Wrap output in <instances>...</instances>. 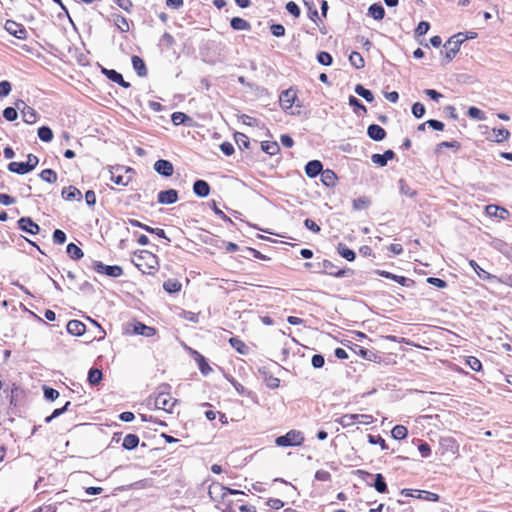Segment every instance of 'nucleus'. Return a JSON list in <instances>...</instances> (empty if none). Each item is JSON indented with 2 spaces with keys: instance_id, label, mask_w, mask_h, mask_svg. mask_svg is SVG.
<instances>
[{
  "instance_id": "1",
  "label": "nucleus",
  "mask_w": 512,
  "mask_h": 512,
  "mask_svg": "<svg viewBox=\"0 0 512 512\" xmlns=\"http://www.w3.org/2000/svg\"><path fill=\"white\" fill-rule=\"evenodd\" d=\"M170 388L171 387L168 384L160 385L157 388L156 395L149 398V403L153 401V405L156 409H161L165 412L171 413L178 400L170 396Z\"/></svg>"
},
{
  "instance_id": "2",
  "label": "nucleus",
  "mask_w": 512,
  "mask_h": 512,
  "mask_svg": "<svg viewBox=\"0 0 512 512\" xmlns=\"http://www.w3.org/2000/svg\"><path fill=\"white\" fill-rule=\"evenodd\" d=\"M209 497L216 502V504H221L223 500H225L226 496H243L244 492L240 490L230 489L218 482H213L210 484L208 489Z\"/></svg>"
},
{
  "instance_id": "3",
  "label": "nucleus",
  "mask_w": 512,
  "mask_h": 512,
  "mask_svg": "<svg viewBox=\"0 0 512 512\" xmlns=\"http://www.w3.org/2000/svg\"><path fill=\"white\" fill-rule=\"evenodd\" d=\"M466 40L464 33H457L451 36L448 41L444 44L445 52L444 57L446 63L452 61L455 55L459 52L461 44Z\"/></svg>"
},
{
  "instance_id": "4",
  "label": "nucleus",
  "mask_w": 512,
  "mask_h": 512,
  "mask_svg": "<svg viewBox=\"0 0 512 512\" xmlns=\"http://www.w3.org/2000/svg\"><path fill=\"white\" fill-rule=\"evenodd\" d=\"M304 442V436L300 431L290 430L283 436L276 438L275 443L280 447L300 446Z\"/></svg>"
},
{
  "instance_id": "5",
  "label": "nucleus",
  "mask_w": 512,
  "mask_h": 512,
  "mask_svg": "<svg viewBox=\"0 0 512 512\" xmlns=\"http://www.w3.org/2000/svg\"><path fill=\"white\" fill-rule=\"evenodd\" d=\"M130 173H132L131 168H126L124 166H117L110 170V180L116 185L127 186L131 181Z\"/></svg>"
},
{
  "instance_id": "6",
  "label": "nucleus",
  "mask_w": 512,
  "mask_h": 512,
  "mask_svg": "<svg viewBox=\"0 0 512 512\" xmlns=\"http://www.w3.org/2000/svg\"><path fill=\"white\" fill-rule=\"evenodd\" d=\"M373 421V416L367 414H345L336 420L343 427L352 426L355 422L368 425L373 423Z\"/></svg>"
},
{
  "instance_id": "7",
  "label": "nucleus",
  "mask_w": 512,
  "mask_h": 512,
  "mask_svg": "<svg viewBox=\"0 0 512 512\" xmlns=\"http://www.w3.org/2000/svg\"><path fill=\"white\" fill-rule=\"evenodd\" d=\"M92 268L99 274H104L112 278H118L123 275V269L119 265H106L101 261H93Z\"/></svg>"
},
{
  "instance_id": "8",
  "label": "nucleus",
  "mask_w": 512,
  "mask_h": 512,
  "mask_svg": "<svg viewBox=\"0 0 512 512\" xmlns=\"http://www.w3.org/2000/svg\"><path fill=\"white\" fill-rule=\"evenodd\" d=\"M317 272L325 273L334 277H344L347 273L346 270L339 269L336 265L327 259L317 263Z\"/></svg>"
},
{
  "instance_id": "9",
  "label": "nucleus",
  "mask_w": 512,
  "mask_h": 512,
  "mask_svg": "<svg viewBox=\"0 0 512 512\" xmlns=\"http://www.w3.org/2000/svg\"><path fill=\"white\" fill-rule=\"evenodd\" d=\"M16 108L22 113L23 121L27 124H33L37 121L36 111L28 106L23 100H17L15 102Z\"/></svg>"
},
{
  "instance_id": "10",
  "label": "nucleus",
  "mask_w": 512,
  "mask_h": 512,
  "mask_svg": "<svg viewBox=\"0 0 512 512\" xmlns=\"http://www.w3.org/2000/svg\"><path fill=\"white\" fill-rule=\"evenodd\" d=\"M5 30L20 40L27 38V31L22 24H19L13 20H7L4 25Z\"/></svg>"
},
{
  "instance_id": "11",
  "label": "nucleus",
  "mask_w": 512,
  "mask_h": 512,
  "mask_svg": "<svg viewBox=\"0 0 512 512\" xmlns=\"http://www.w3.org/2000/svg\"><path fill=\"white\" fill-rule=\"evenodd\" d=\"M297 99L296 92L289 88L281 92L279 96L280 106L284 111L291 110Z\"/></svg>"
},
{
  "instance_id": "12",
  "label": "nucleus",
  "mask_w": 512,
  "mask_h": 512,
  "mask_svg": "<svg viewBox=\"0 0 512 512\" xmlns=\"http://www.w3.org/2000/svg\"><path fill=\"white\" fill-rule=\"evenodd\" d=\"M401 494L409 497H415L418 499H423L426 501H432L437 502L439 500V495L433 492L429 491H423V490H410V489H403L401 491Z\"/></svg>"
},
{
  "instance_id": "13",
  "label": "nucleus",
  "mask_w": 512,
  "mask_h": 512,
  "mask_svg": "<svg viewBox=\"0 0 512 512\" xmlns=\"http://www.w3.org/2000/svg\"><path fill=\"white\" fill-rule=\"evenodd\" d=\"M154 170L163 177H170L173 175L174 167L169 160L159 159L153 165Z\"/></svg>"
},
{
  "instance_id": "14",
  "label": "nucleus",
  "mask_w": 512,
  "mask_h": 512,
  "mask_svg": "<svg viewBox=\"0 0 512 512\" xmlns=\"http://www.w3.org/2000/svg\"><path fill=\"white\" fill-rule=\"evenodd\" d=\"M18 228L30 235H35L40 231V227L30 217H22L18 220Z\"/></svg>"
},
{
  "instance_id": "15",
  "label": "nucleus",
  "mask_w": 512,
  "mask_h": 512,
  "mask_svg": "<svg viewBox=\"0 0 512 512\" xmlns=\"http://www.w3.org/2000/svg\"><path fill=\"white\" fill-rule=\"evenodd\" d=\"M159 204L170 205L178 201V192L175 189L160 191L157 195Z\"/></svg>"
},
{
  "instance_id": "16",
  "label": "nucleus",
  "mask_w": 512,
  "mask_h": 512,
  "mask_svg": "<svg viewBox=\"0 0 512 512\" xmlns=\"http://www.w3.org/2000/svg\"><path fill=\"white\" fill-rule=\"evenodd\" d=\"M375 273L377 275L381 276V277H384V278H387V279H391V280L397 282L398 284H400L402 286L409 287V286L414 284L413 280H411L409 278H406L404 276H399V275L390 273L388 271L376 270Z\"/></svg>"
},
{
  "instance_id": "17",
  "label": "nucleus",
  "mask_w": 512,
  "mask_h": 512,
  "mask_svg": "<svg viewBox=\"0 0 512 512\" xmlns=\"http://www.w3.org/2000/svg\"><path fill=\"white\" fill-rule=\"evenodd\" d=\"M101 72L112 82L119 84L123 88H129L130 83L125 81L122 74L113 69L102 68Z\"/></svg>"
},
{
  "instance_id": "18",
  "label": "nucleus",
  "mask_w": 512,
  "mask_h": 512,
  "mask_svg": "<svg viewBox=\"0 0 512 512\" xmlns=\"http://www.w3.org/2000/svg\"><path fill=\"white\" fill-rule=\"evenodd\" d=\"M323 165L319 160H311L305 166V173L309 178H314L321 174Z\"/></svg>"
},
{
  "instance_id": "19",
  "label": "nucleus",
  "mask_w": 512,
  "mask_h": 512,
  "mask_svg": "<svg viewBox=\"0 0 512 512\" xmlns=\"http://www.w3.org/2000/svg\"><path fill=\"white\" fill-rule=\"evenodd\" d=\"M67 332L74 336H81L86 331V326L83 322L79 320H70L67 323Z\"/></svg>"
},
{
  "instance_id": "20",
  "label": "nucleus",
  "mask_w": 512,
  "mask_h": 512,
  "mask_svg": "<svg viewBox=\"0 0 512 512\" xmlns=\"http://www.w3.org/2000/svg\"><path fill=\"white\" fill-rule=\"evenodd\" d=\"M130 224L135 227H140V228L144 229L145 231H147L148 233L156 234L158 237L164 238L170 242V239L166 236L165 231L161 228H152V227L142 224L138 220H134V219L130 220Z\"/></svg>"
},
{
  "instance_id": "21",
  "label": "nucleus",
  "mask_w": 512,
  "mask_h": 512,
  "mask_svg": "<svg viewBox=\"0 0 512 512\" xmlns=\"http://www.w3.org/2000/svg\"><path fill=\"white\" fill-rule=\"evenodd\" d=\"M193 192L201 198H205L210 194V185L205 180H196L193 184Z\"/></svg>"
},
{
  "instance_id": "22",
  "label": "nucleus",
  "mask_w": 512,
  "mask_h": 512,
  "mask_svg": "<svg viewBox=\"0 0 512 512\" xmlns=\"http://www.w3.org/2000/svg\"><path fill=\"white\" fill-rule=\"evenodd\" d=\"M367 134L374 141H382L386 137V131L377 124L369 125Z\"/></svg>"
},
{
  "instance_id": "23",
  "label": "nucleus",
  "mask_w": 512,
  "mask_h": 512,
  "mask_svg": "<svg viewBox=\"0 0 512 512\" xmlns=\"http://www.w3.org/2000/svg\"><path fill=\"white\" fill-rule=\"evenodd\" d=\"M133 333L136 335H142L145 337H152L155 335L156 330H155V328L147 326L141 322H136L133 325Z\"/></svg>"
},
{
  "instance_id": "24",
  "label": "nucleus",
  "mask_w": 512,
  "mask_h": 512,
  "mask_svg": "<svg viewBox=\"0 0 512 512\" xmlns=\"http://www.w3.org/2000/svg\"><path fill=\"white\" fill-rule=\"evenodd\" d=\"M395 157V153L392 150H386L383 154H373L371 160L373 163L384 167L388 160H392Z\"/></svg>"
},
{
  "instance_id": "25",
  "label": "nucleus",
  "mask_w": 512,
  "mask_h": 512,
  "mask_svg": "<svg viewBox=\"0 0 512 512\" xmlns=\"http://www.w3.org/2000/svg\"><path fill=\"white\" fill-rule=\"evenodd\" d=\"M62 196L67 201H80L82 198L81 192L73 186L64 187L62 190Z\"/></svg>"
},
{
  "instance_id": "26",
  "label": "nucleus",
  "mask_w": 512,
  "mask_h": 512,
  "mask_svg": "<svg viewBox=\"0 0 512 512\" xmlns=\"http://www.w3.org/2000/svg\"><path fill=\"white\" fill-rule=\"evenodd\" d=\"M133 69L136 71L138 76L145 77L147 75V67L142 58L137 55L132 56Z\"/></svg>"
},
{
  "instance_id": "27",
  "label": "nucleus",
  "mask_w": 512,
  "mask_h": 512,
  "mask_svg": "<svg viewBox=\"0 0 512 512\" xmlns=\"http://www.w3.org/2000/svg\"><path fill=\"white\" fill-rule=\"evenodd\" d=\"M320 176H321V182L325 186L332 187L336 184L337 176L334 171H332L330 169L323 170L322 173L320 174Z\"/></svg>"
},
{
  "instance_id": "28",
  "label": "nucleus",
  "mask_w": 512,
  "mask_h": 512,
  "mask_svg": "<svg viewBox=\"0 0 512 512\" xmlns=\"http://www.w3.org/2000/svg\"><path fill=\"white\" fill-rule=\"evenodd\" d=\"M230 497L231 496H226L221 504H216V508L221 512H237V505Z\"/></svg>"
},
{
  "instance_id": "29",
  "label": "nucleus",
  "mask_w": 512,
  "mask_h": 512,
  "mask_svg": "<svg viewBox=\"0 0 512 512\" xmlns=\"http://www.w3.org/2000/svg\"><path fill=\"white\" fill-rule=\"evenodd\" d=\"M368 15L375 20H382L385 16V10L382 5L375 3L368 8Z\"/></svg>"
},
{
  "instance_id": "30",
  "label": "nucleus",
  "mask_w": 512,
  "mask_h": 512,
  "mask_svg": "<svg viewBox=\"0 0 512 512\" xmlns=\"http://www.w3.org/2000/svg\"><path fill=\"white\" fill-rule=\"evenodd\" d=\"M139 444V437L136 434H127L124 439L122 446L126 450H133Z\"/></svg>"
},
{
  "instance_id": "31",
  "label": "nucleus",
  "mask_w": 512,
  "mask_h": 512,
  "mask_svg": "<svg viewBox=\"0 0 512 512\" xmlns=\"http://www.w3.org/2000/svg\"><path fill=\"white\" fill-rule=\"evenodd\" d=\"M486 213L492 217H499L501 219H505L506 215L508 214V211L496 205H487Z\"/></svg>"
},
{
  "instance_id": "32",
  "label": "nucleus",
  "mask_w": 512,
  "mask_h": 512,
  "mask_svg": "<svg viewBox=\"0 0 512 512\" xmlns=\"http://www.w3.org/2000/svg\"><path fill=\"white\" fill-rule=\"evenodd\" d=\"M112 16H113L114 24L117 26V28L121 32L125 33V32L129 31L130 25H129L128 20L124 16L119 15V14H114Z\"/></svg>"
},
{
  "instance_id": "33",
  "label": "nucleus",
  "mask_w": 512,
  "mask_h": 512,
  "mask_svg": "<svg viewBox=\"0 0 512 512\" xmlns=\"http://www.w3.org/2000/svg\"><path fill=\"white\" fill-rule=\"evenodd\" d=\"M8 170L19 175H24L30 172L25 162H11L8 164Z\"/></svg>"
},
{
  "instance_id": "34",
  "label": "nucleus",
  "mask_w": 512,
  "mask_h": 512,
  "mask_svg": "<svg viewBox=\"0 0 512 512\" xmlns=\"http://www.w3.org/2000/svg\"><path fill=\"white\" fill-rule=\"evenodd\" d=\"M230 25L234 30H250L251 25L248 21L240 17H233Z\"/></svg>"
},
{
  "instance_id": "35",
  "label": "nucleus",
  "mask_w": 512,
  "mask_h": 512,
  "mask_svg": "<svg viewBox=\"0 0 512 512\" xmlns=\"http://www.w3.org/2000/svg\"><path fill=\"white\" fill-rule=\"evenodd\" d=\"M230 345L240 354L246 355L248 353V347L246 344L237 337H231L229 339Z\"/></svg>"
},
{
  "instance_id": "36",
  "label": "nucleus",
  "mask_w": 512,
  "mask_h": 512,
  "mask_svg": "<svg viewBox=\"0 0 512 512\" xmlns=\"http://www.w3.org/2000/svg\"><path fill=\"white\" fill-rule=\"evenodd\" d=\"M67 254L73 260H79L83 257V251L74 243H69L66 248Z\"/></svg>"
},
{
  "instance_id": "37",
  "label": "nucleus",
  "mask_w": 512,
  "mask_h": 512,
  "mask_svg": "<svg viewBox=\"0 0 512 512\" xmlns=\"http://www.w3.org/2000/svg\"><path fill=\"white\" fill-rule=\"evenodd\" d=\"M349 61L353 67L356 69H361L365 66L364 59L362 55L356 51H353L349 56Z\"/></svg>"
},
{
  "instance_id": "38",
  "label": "nucleus",
  "mask_w": 512,
  "mask_h": 512,
  "mask_svg": "<svg viewBox=\"0 0 512 512\" xmlns=\"http://www.w3.org/2000/svg\"><path fill=\"white\" fill-rule=\"evenodd\" d=\"M371 204L370 199L367 196H361L357 199H354L352 202L354 210H364L367 209Z\"/></svg>"
},
{
  "instance_id": "39",
  "label": "nucleus",
  "mask_w": 512,
  "mask_h": 512,
  "mask_svg": "<svg viewBox=\"0 0 512 512\" xmlns=\"http://www.w3.org/2000/svg\"><path fill=\"white\" fill-rule=\"evenodd\" d=\"M163 289L168 293H175L180 291L181 283L174 279H168L163 283Z\"/></svg>"
},
{
  "instance_id": "40",
  "label": "nucleus",
  "mask_w": 512,
  "mask_h": 512,
  "mask_svg": "<svg viewBox=\"0 0 512 512\" xmlns=\"http://www.w3.org/2000/svg\"><path fill=\"white\" fill-rule=\"evenodd\" d=\"M103 377L102 371L96 368H91L88 372V381L91 385H97L101 382Z\"/></svg>"
},
{
  "instance_id": "41",
  "label": "nucleus",
  "mask_w": 512,
  "mask_h": 512,
  "mask_svg": "<svg viewBox=\"0 0 512 512\" xmlns=\"http://www.w3.org/2000/svg\"><path fill=\"white\" fill-rule=\"evenodd\" d=\"M261 149L269 155H275L280 148L277 142L264 141L261 143Z\"/></svg>"
},
{
  "instance_id": "42",
  "label": "nucleus",
  "mask_w": 512,
  "mask_h": 512,
  "mask_svg": "<svg viewBox=\"0 0 512 512\" xmlns=\"http://www.w3.org/2000/svg\"><path fill=\"white\" fill-rule=\"evenodd\" d=\"M39 177L47 183H55L58 179L57 173L52 169L42 170Z\"/></svg>"
},
{
  "instance_id": "43",
  "label": "nucleus",
  "mask_w": 512,
  "mask_h": 512,
  "mask_svg": "<svg viewBox=\"0 0 512 512\" xmlns=\"http://www.w3.org/2000/svg\"><path fill=\"white\" fill-rule=\"evenodd\" d=\"M234 139L239 149L243 150L249 148L250 141L249 138L244 133H235Z\"/></svg>"
},
{
  "instance_id": "44",
  "label": "nucleus",
  "mask_w": 512,
  "mask_h": 512,
  "mask_svg": "<svg viewBox=\"0 0 512 512\" xmlns=\"http://www.w3.org/2000/svg\"><path fill=\"white\" fill-rule=\"evenodd\" d=\"M338 253L348 261H353L356 257V254L353 250L349 249L344 244H339L337 247Z\"/></svg>"
},
{
  "instance_id": "45",
  "label": "nucleus",
  "mask_w": 512,
  "mask_h": 512,
  "mask_svg": "<svg viewBox=\"0 0 512 512\" xmlns=\"http://www.w3.org/2000/svg\"><path fill=\"white\" fill-rule=\"evenodd\" d=\"M407 434H408V430L405 426L403 425H396L392 431H391V435L394 439L396 440H402L404 438L407 437Z\"/></svg>"
},
{
  "instance_id": "46",
  "label": "nucleus",
  "mask_w": 512,
  "mask_h": 512,
  "mask_svg": "<svg viewBox=\"0 0 512 512\" xmlns=\"http://www.w3.org/2000/svg\"><path fill=\"white\" fill-rule=\"evenodd\" d=\"M469 265L471 268H473V270L476 272L479 278L486 280L492 277V275L485 271L484 269H482L475 260H470Z\"/></svg>"
},
{
  "instance_id": "47",
  "label": "nucleus",
  "mask_w": 512,
  "mask_h": 512,
  "mask_svg": "<svg viewBox=\"0 0 512 512\" xmlns=\"http://www.w3.org/2000/svg\"><path fill=\"white\" fill-rule=\"evenodd\" d=\"M38 137L43 142H50L53 139V132L48 126H41L38 129Z\"/></svg>"
},
{
  "instance_id": "48",
  "label": "nucleus",
  "mask_w": 512,
  "mask_h": 512,
  "mask_svg": "<svg viewBox=\"0 0 512 512\" xmlns=\"http://www.w3.org/2000/svg\"><path fill=\"white\" fill-rule=\"evenodd\" d=\"M399 189L402 195L413 198L417 195L416 190L412 189L403 179L399 181Z\"/></svg>"
},
{
  "instance_id": "49",
  "label": "nucleus",
  "mask_w": 512,
  "mask_h": 512,
  "mask_svg": "<svg viewBox=\"0 0 512 512\" xmlns=\"http://www.w3.org/2000/svg\"><path fill=\"white\" fill-rule=\"evenodd\" d=\"M374 488L379 493H385L387 491V484L383 475L380 473L375 475Z\"/></svg>"
},
{
  "instance_id": "50",
  "label": "nucleus",
  "mask_w": 512,
  "mask_h": 512,
  "mask_svg": "<svg viewBox=\"0 0 512 512\" xmlns=\"http://www.w3.org/2000/svg\"><path fill=\"white\" fill-rule=\"evenodd\" d=\"M355 92L363 97L367 102H372L374 100V96L372 92L366 88H364L361 84H357L355 86Z\"/></svg>"
},
{
  "instance_id": "51",
  "label": "nucleus",
  "mask_w": 512,
  "mask_h": 512,
  "mask_svg": "<svg viewBox=\"0 0 512 512\" xmlns=\"http://www.w3.org/2000/svg\"><path fill=\"white\" fill-rule=\"evenodd\" d=\"M467 115L471 119H475V120H478V121L485 120V114L479 108L474 107V106L469 107V109L467 111Z\"/></svg>"
},
{
  "instance_id": "52",
  "label": "nucleus",
  "mask_w": 512,
  "mask_h": 512,
  "mask_svg": "<svg viewBox=\"0 0 512 512\" xmlns=\"http://www.w3.org/2000/svg\"><path fill=\"white\" fill-rule=\"evenodd\" d=\"M172 122L174 125H182L185 124L186 121L190 120V117L182 112H174L171 116Z\"/></svg>"
},
{
  "instance_id": "53",
  "label": "nucleus",
  "mask_w": 512,
  "mask_h": 512,
  "mask_svg": "<svg viewBox=\"0 0 512 512\" xmlns=\"http://www.w3.org/2000/svg\"><path fill=\"white\" fill-rule=\"evenodd\" d=\"M368 442L372 445H380L381 449L382 450H386L388 448L385 440L380 436V435H372V434H369L368 436Z\"/></svg>"
},
{
  "instance_id": "54",
  "label": "nucleus",
  "mask_w": 512,
  "mask_h": 512,
  "mask_svg": "<svg viewBox=\"0 0 512 512\" xmlns=\"http://www.w3.org/2000/svg\"><path fill=\"white\" fill-rule=\"evenodd\" d=\"M493 133L497 142H503L510 136V132L505 128L493 129Z\"/></svg>"
},
{
  "instance_id": "55",
  "label": "nucleus",
  "mask_w": 512,
  "mask_h": 512,
  "mask_svg": "<svg viewBox=\"0 0 512 512\" xmlns=\"http://www.w3.org/2000/svg\"><path fill=\"white\" fill-rule=\"evenodd\" d=\"M17 111H19V110L16 108V106L15 107H7L3 111V117L7 121H14L18 117V112Z\"/></svg>"
},
{
  "instance_id": "56",
  "label": "nucleus",
  "mask_w": 512,
  "mask_h": 512,
  "mask_svg": "<svg viewBox=\"0 0 512 512\" xmlns=\"http://www.w3.org/2000/svg\"><path fill=\"white\" fill-rule=\"evenodd\" d=\"M317 60L320 64L329 66L332 64V56L325 51L319 52L317 55Z\"/></svg>"
},
{
  "instance_id": "57",
  "label": "nucleus",
  "mask_w": 512,
  "mask_h": 512,
  "mask_svg": "<svg viewBox=\"0 0 512 512\" xmlns=\"http://www.w3.org/2000/svg\"><path fill=\"white\" fill-rule=\"evenodd\" d=\"M412 114L416 118H422L425 114V107L422 103L416 102L412 105Z\"/></svg>"
},
{
  "instance_id": "58",
  "label": "nucleus",
  "mask_w": 512,
  "mask_h": 512,
  "mask_svg": "<svg viewBox=\"0 0 512 512\" xmlns=\"http://www.w3.org/2000/svg\"><path fill=\"white\" fill-rule=\"evenodd\" d=\"M44 397L49 401H54L59 397V392L51 387H44Z\"/></svg>"
},
{
  "instance_id": "59",
  "label": "nucleus",
  "mask_w": 512,
  "mask_h": 512,
  "mask_svg": "<svg viewBox=\"0 0 512 512\" xmlns=\"http://www.w3.org/2000/svg\"><path fill=\"white\" fill-rule=\"evenodd\" d=\"M66 241V234L60 229H56L53 232V242L55 244H64Z\"/></svg>"
},
{
  "instance_id": "60",
  "label": "nucleus",
  "mask_w": 512,
  "mask_h": 512,
  "mask_svg": "<svg viewBox=\"0 0 512 512\" xmlns=\"http://www.w3.org/2000/svg\"><path fill=\"white\" fill-rule=\"evenodd\" d=\"M286 10L292 15L294 16L295 18H298L300 16V8L299 6L293 2V1H289L287 4H286Z\"/></svg>"
},
{
  "instance_id": "61",
  "label": "nucleus",
  "mask_w": 512,
  "mask_h": 512,
  "mask_svg": "<svg viewBox=\"0 0 512 512\" xmlns=\"http://www.w3.org/2000/svg\"><path fill=\"white\" fill-rule=\"evenodd\" d=\"M468 366L473 370V371H480L481 368H482V364L481 362L476 358V357H473V356H469L466 360Z\"/></svg>"
},
{
  "instance_id": "62",
  "label": "nucleus",
  "mask_w": 512,
  "mask_h": 512,
  "mask_svg": "<svg viewBox=\"0 0 512 512\" xmlns=\"http://www.w3.org/2000/svg\"><path fill=\"white\" fill-rule=\"evenodd\" d=\"M311 364L315 369L322 368L325 364V359L321 354H315L312 356Z\"/></svg>"
},
{
  "instance_id": "63",
  "label": "nucleus",
  "mask_w": 512,
  "mask_h": 512,
  "mask_svg": "<svg viewBox=\"0 0 512 512\" xmlns=\"http://www.w3.org/2000/svg\"><path fill=\"white\" fill-rule=\"evenodd\" d=\"M39 159L34 154H28L27 155V161L25 162L27 168L29 171H32L35 169V167L38 165Z\"/></svg>"
},
{
  "instance_id": "64",
  "label": "nucleus",
  "mask_w": 512,
  "mask_h": 512,
  "mask_svg": "<svg viewBox=\"0 0 512 512\" xmlns=\"http://www.w3.org/2000/svg\"><path fill=\"white\" fill-rule=\"evenodd\" d=\"M430 29V24L426 21H421L415 29V34L417 36H422L428 32Z\"/></svg>"
}]
</instances>
